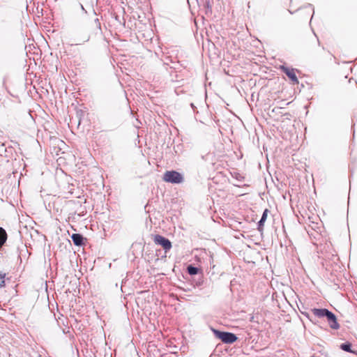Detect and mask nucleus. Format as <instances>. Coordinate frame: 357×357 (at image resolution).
<instances>
[{"label":"nucleus","instance_id":"obj_5","mask_svg":"<svg viewBox=\"0 0 357 357\" xmlns=\"http://www.w3.org/2000/svg\"><path fill=\"white\" fill-rule=\"evenodd\" d=\"M326 317L327 318V320L331 328L338 329L340 328V325L337 321L336 317L332 312L328 310Z\"/></svg>","mask_w":357,"mask_h":357},{"label":"nucleus","instance_id":"obj_17","mask_svg":"<svg viewBox=\"0 0 357 357\" xmlns=\"http://www.w3.org/2000/svg\"><path fill=\"white\" fill-rule=\"evenodd\" d=\"M94 23L96 26V27L101 31V24L98 18L95 19Z\"/></svg>","mask_w":357,"mask_h":357},{"label":"nucleus","instance_id":"obj_19","mask_svg":"<svg viewBox=\"0 0 357 357\" xmlns=\"http://www.w3.org/2000/svg\"><path fill=\"white\" fill-rule=\"evenodd\" d=\"M171 68H174V69H176V70H178V69H179L178 66H177V64H176V63H175V65H174V66H171Z\"/></svg>","mask_w":357,"mask_h":357},{"label":"nucleus","instance_id":"obj_3","mask_svg":"<svg viewBox=\"0 0 357 357\" xmlns=\"http://www.w3.org/2000/svg\"><path fill=\"white\" fill-rule=\"evenodd\" d=\"M153 239L155 244L160 245L165 252L169 251L172 247V242L167 238L160 234L154 235Z\"/></svg>","mask_w":357,"mask_h":357},{"label":"nucleus","instance_id":"obj_21","mask_svg":"<svg viewBox=\"0 0 357 357\" xmlns=\"http://www.w3.org/2000/svg\"><path fill=\"white\" fill-rule=\"evenodd\" d=\"M190 105H191V107H192V108H195V107L193 103H191V104H190Z\"/></svg>","mask_w":357,"mask_h":357},{"label":"nucleus","instance_id":"obj_15","mask_svg":"<svg viewBox=\"0 0 357 357\" xmlns=\"http://www.w3.org/2000/svg\"><path fill=\"white\" fill-rule=\"evenodd\" d=\"M6 273H0V288L5 286Z\"/></svg>","mask_w":357,"mask_h":357},{"label":"nucleus","instance_id":"obj_10","mask_svg":"<svg viewBox=\"0 0 357 357\" xmlns=\"http://www.w3.org/2000/svg\"><path fill=\"white\" fill-rule=\"evenodd\" d=\"M8 238L6 230L0 227V248H1L6 242Z\"/></svg>","mask_w":357,"mask_h":357},{"label":"nucleus","instance_id":"obj_11","mask_svg":"<svg viewBox=\"0 0 357 357\" xmlns=\"http://www.w3.org/2000/svg\"><path fill=\"white\" fill-rule=\"evenodd\" d=\"M187 271L190 275H195L199 273V268L194 265L190 264L187 267Z\"/></svg>","mask_w":357,"mask_h":357},{"label":"nucleus","instance_id":"obj_20","mask_svg":"<svg viewBox=\"0 0 357 357\" xmlns=\"http://www.w3.org/2000/svg\"><path fill=\"white\" fill-rule=\"evenodd\" d=\"M202 283H203V281H198L197 283V286H200V285L202 284Z\"/></svg>","mask_w":357,"mask_h":357},{"label":"nucleus","instance_id":"obj_16","mask_svg":"<svg viewBox=\"0 0 357 357\" xmlns=\"http://www.w3.org/2000/svg\"><path fill=\"white\" fill-rule=\"evenodd\" d=\"M90 39V35L89 33H86L84 36L82 40H79V41L82 42L83 43L85 42L89 41Z\"/></svg>","mask_w":357,"mask_h":357},{"label":"nucleus","instance_id":"obj_13","mask_svg":"<svg viewBox=\"0 0 357 357\" xmlns=\"http://www.w3.org/2000/svg\"><path fill=\"white\" fill-rule=\"evenodd\" d=\"M340 349L347 352L353 354L355 353V351L351 349V344L349 342H345L342 344L340 345Z\"/></svg>","mask_w":357,"mask_h":357},{"label":"nucleus","instance_id":"obj_22","mask_svg":"<svg viewBox=\"0 0 357 357\" xmlns=\"http://www.w3.org/2000/svg\"><path fill=\"white\" fill-rule=\"evenodd\" d=\"M36 357H40V355H37Z\"/></svg>","mask_w":357,"mask_h":357},{"label":"nucleus","instance_id":"obj_6","mask_svg":"<svg viewBox=\"0 0 357 357\" xmlns=\"http://www.w3.org/2000/svg\"><path fill=\"white\" fill-rule=\"evenodd\" d=\"M71 238L74 245L77 246H82L84 245L85 241H86V238H84L82 234L78 233L73 234L71 235Z\"/></svg>","mask_w":357,"mask_h":357},{"label":"nucleus","instance_id":"obj_4","mask_svg":"<svg viewBox=\"0 0 357 357\" xmlns=\"http://www.w3.org/2000/svg\"><path fill=\"white\" fill-rule=\"evenodd\" d=\"M262 321V317L261 315L257 314L255 315H252L250 319V328H253L256 331H259L261 329L260 321Z\"/></svg>","mask_w":357,"mask_h":357},{"label":"nucleus","instance_id":"obj_1","mask_svg":"<svg viewBox=\"0 0 357 357\" xmlns=\"http://www.w3.org/2000/svg\"><path fill=\"white\" fill-rule=\"evenodd\" d=\"M211 330L215 337L220 340L223 343L231 344L237 340V337L234 333L221 331L215 328H211Z\"/></svg>","mask_w":357,"mask_h":357},{"label":"nucleus","instance_id":"obj_23","mask_svg":"<svg viewBox=\"0 0 357 357\" xmlns=\"http://www.w3.org/2000/svg\"><path fill=\"white\" fill-rule=\"evenodd\" d=\"M38 354H36V356H37Z\"/></svg>","mask_w":357,"mask_h":357},{"label":"nucleus","instance_id":"obj_9","mask_svg":"<svg viewBox=\"0 0 357 357\" xmlns=\"http://www.w3.org/2000/svg\"><path fill=\"white\" fill-rule=\"evenodd\" d=\"M328 312V310H327V309L314 308L312 310L313 314L317 317H326Z\"/></svg>","mask_w":357,"mask_h":357},{"label":"nucleus","instance_id":"obj_14","mask_svg":"<svg viewBox=\"0 0 357 357\" xmlns=\"http://www.w3.org/2000/svg\"><path fill=\"white\" fill-rule=\"evenodd\" d=\"M236 181H237V183H234V185H236V186H240L241 185V182L243 181V178H244V176L240 175L239 174L236 173Z\"/></svg>","mask_w":357,"mask_h":357},{"label":"nucleus","instance_id":"obj_12","mask_svg":"<svg viewBox=\"0 0 357 357\" xmlns=\"http://www.w3.org/2000/svg\"><path fill=\"white\" fill-rule=\"evenodd\" d=\"M84 114V112L82 109H78V110L76 111V116H75V120L77 121V126H78L81 123L82 118L83 117ZM73 121H74V119L72 118L71 123H73Z\"/></svg>","mask_w":357,"mask_h":357},{"label":"nucleus","instance_id":"obj_7","mask_svg":"<svg viewBox=\"0 0 357 357\" xmlns=\"http://www.w3.org/2000/svg\"><path fill=\"white\" fill-rule=\"evenodd\" d=\"M282 71L287 75V76L293 82L294 84H298V80L293 68L290 69L287 67L282 66Z\"/></svg>","mask_w":357,"mask_h":357},{"label":"nucleus","instance_id":"obj_2","mask_svg":"<svg viewBox=\"0 0 357 357\" xmlns=\"http://www.w3.org/2000/svg\"><path fill=\"white\" fill-rule=\"evenodd\" d=\"M162 178L165 182L173 184L181 183L184 180L183 176L175 170L166 171Z\"/></svg>","mask_w":357,"mask_h":357},{"label":"nucleus","instance_id":"obj_18","mask_svg":"<svg viewBox=\"0 0 357 357\" xmlns=\"http://www.w3.org/2000/svg\"><path fill=\"white\" fill-rule=\"evenodd\" d=\"M78 6L80 7V8L82 9V10L84 13H86V10H85L84 7L83 6V5L80 3H78Z\"/></svg>","mask_w":357,"mask_h":357},{"label":"nucleus","instance_id":"obj_8","mask_svg":"<svg viewBox=\"0 0 357 357\" xmlns=\"http://www.w3.org/2000/svg\"><path fill=\"white\" fill-rule=\"evenodd\" d=\"M268 210L265 209L263 212L262 216L260 219V220L258 222L257 229L259 231H261L264 228V222H266L267 219Z\"/></svg>","mask_w":357,"mask_h":357}]
</instances>
